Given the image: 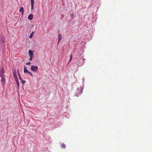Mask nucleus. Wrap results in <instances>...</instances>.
I'll list each match as a JSON object with an SVG mask.
<instances>
[{"label":"nucleus","instance_id":"f257e3e1","mask_svg":"<svg viewBox=\"0 0 152 152\" xmlns=\"http://www.w3.org/2000/svg\"><path fill=\"white\" fill-rule=\"evenodd\" d=\"M83 88L82 87H80L77 88V91L76 92L77 97L78 96L79 94H81L83 92Z\"/></svg>","mask_w":152,"mask_h":152},{"label":"nucleus","instance_id":"f03ea898","mask_svg":"<svg viewBox=\"0 0 152 152\" xmlns=\"http://www.w3.org/2000/svg\"><path fill=\"white\" fill-rule=\"evenodd\" d=\"M28 54L30 56L29 61H31L33 59L34 57V55L33 52L31 50H29L28 51Z\"/></svg>","mask_w":152,"mask_h":152},{"label":"nucleus","instance_id":"7ed1b4c3","mask_svg":"<svg viewBox=\"0 0 152 152\" xmlns=\"http://www.w3.org/2000/svg\"><path fill=\"white\" fill-rule=\"evenodd\" d=\"M31 69L32 71L35 72H37L38 69V67L37 66H34L31 65Z\"/></svg>","mask_w":152,"mask_h":152},{"label":"nucleus","instance_id":"20e7f679","mask_svg":"<svg viewBox=\"0 0 152 152\" xmlns=\"http://www.w3.org/2000/svg\"><path fill=\"white\" fill-rule=\"evenodd\" d=\"M5 72V71L4 70V68L3 67H2L1 68V69L0 70V76L2 77L4 76V73Z\"/></svg>","mask_w":152,"mask_h":152},{"label":"nucleus","instance_id":"39448f33","mask_svg":"<svg viewBox=\"0 0 152 152\" xmlns=\"http://www.w3.org/2000/svg\"><path fill=\"white\" fill-rule=\"evenodd\" d=\"M34 0H31V10H32L33 9L34 5Z\"/></svg>","mask_w":152,"mask_h":152},{"label":"nucleus","instance_id":"423d86ee","mask_svg":"<svg viewBox=\"0 0 152 152\" xmlns=\"http://www.w3.org/2000/svg\"><path fill=\"white\" fill-rule=\"evenodd\" d=\"M33 15L32 14H30L28 17V20H31L33 18Z\"/></svg>","mask_w":152,"mask_h":152},{"label":"nucleus","instance_id":"0eeeda50","mask_svg":"<svg viewBox=\"0 0 152 152\" xmlns=\"http://www.w3.org/2000/svg\"><path fill=\"white\" fill-rule=\"evenodd\" d=\"M19 12H22V15H23L24 13V9L23 7H20Z\"/></svg>","mask_w":152,"mask_h":152},{"label":"nucleus","instance_id":"6e6552de","mask_svg":"<svg viewBox=\"0 0 152 152\" xmlns=\"http://www.w3.org/2000/svg\"><path fill=\"white\" fill-rule=\"evenodd\" d=\"M13 72V77H14L16 79H18L17 76V74L16 73V72Z\"/></svg>","mask_w":152,"mask_h":152},{"label":"nucleus","instance_id":"1a4fd4ad","mask_svg":"<svg viewBox=\"0 0 152 152\" xmlns=\"http://www.w3.org/2000/svg\"><path fill=\"white\" fill-rule=\"evenodd\" d=\"M61 146L62 148H66V145L64 143H61Z\"/></svg>","mask_w":152,"mask_h":152},{"label":"nucleus","instance_id":"9d476101","mask_svg":"<svg viewBox=\"0 0 152 152\" xmlns=\"http://www.w3.org/2000/svg\"><path fill=\"white\" fill-rule=\"evenodd\" d=\"M62 39V36H61V34L58 35V43L59 41L61 40Z\"/></svg>","mask_w":152,"mask_h":152},{"label":"nucleus","instance_id":"9b49d317","mask_svg":"<svg viewBox=\"0 0 152 152\" xmlns=\"http://www.w3.org/2000/svg\"><path fill=\"white\" fill-rule=\"evenodd\" d=\"M24 73L28 72V71L26 69V66H24Z\"/></svg>","mask_w":152,"mask_h":152},{"label":"nucleus","instance_id":"f8f14e48","mask_svg":"<svg viewBox=\"0 0 152 152\" xmlns=\"http://www.w3.org/2000/svg\"><path fill=\"white\" fill-rule=\"evenodd\" d=\"M1 81L2 83H4L5 81V78L4 77V76L1 77Z\"/></svg>","mask_w":152,"mask_h":152},{"label":"nucleus","instance_id":"ddd939ff","mask_svg":"<svg viewBox=\"0 0 152 152\" xmlns=\"http://www.w3.org/2000/svg\"><path fill=\"white\" fill-rule=\"evenodd\" d=\"M15 81H16V83H17L18 87V88H19V83L18 79H16L15 80Z\"/></svg>","mask_w":152,"mask_h":152},{"label":"nucleus","instance_id":"4468645a","mask_svg":"<svg viewBox=\"0 0 152 152\" xmlns=\"http://www.w3.org/2000/svg\"><path fill=\"white\" fill-rule=\"evenodd\" d=\"M1 42H2L3 43H4L5 40L4 39V37H2L1 38Z\"/></svg>","mask_w":152,"mask_h":152},{"label":"nucleus","instance_id":"2eb2a0df","mask_svg":"<svg viewBox=\"0 0 152 152\" xmlns=\"http://www.w3.org/2000/svg\"><path fill=\"white\" fill-rule=\"evenodd\" d=\"M34 31H33L31 34L30 35L29 37L30 38H31L33 36V34L34 33Z\"/></svg>","mask_w":152,"mask_h":152},{"label":"nucleus","instance_id":"dca6fc26","mask_svg":"<svg viewBox=\"0 0 152 152\" xmlns=\"http://www.w3.org/2000/svg\"><path fill=\"white\" fill-rule=\"evenodd\" d=\"M18 75L19 77V79L21 80H22V79L20 75V74H18Z\"/></svg>","mask_w":152,"mask_h":152},{"label":"nucleus","instance_id":"f3484780","mask_svg":"<svg viewBox=\"0 0 152 152\" xmlns=\"http://www.w3.org/2000/svg\"><path fill=\"white\" fill-rule=\"evenodd\" d=\"M27 73L29 75H31L32 77H33L32 74L31 72H30L28 71Z\"/></svg>","mask_w":152,"mask_h":152},{"label":"nucleus","instance_id":"a211bd4d","mask_svg":"<svg viewBox=\"0 0 152 152\" xmlns=\"http://www.w3.org/2000/svg\"><path fill=\"white\" fill-rule=\"evenodd\" d=\"M72 54H71L70 56V59L68 61V63L71 61L72 59Z\"/></svg>","mask_w":152,"mask_h":152},{"label":"nucleus","instance_id":"6ab92c4d","mask_svg":"<svg viewBox=\"0 0 152 152\" xmlns=\"http://www.w3.org/2000/svg\"><path fill=\"white\" fill-rule=\"evenodd\" d=\"M21 82L23 84H24L25 83V81L24 80H21Z\"/></svg>","mask_w":152,"mask_h":152},{"label":"nucleus","instance_id":"aec40b11","mask_svg":"<svg viewBox=\"0 0 152 152\" xmlns=\"http://www.w3.org/2000/svg\"><path fill=\"white\" fill-rule=\"evenodd\" d=\"M26 65H30L31 64V63L30 62H28L26 63Z\"/></svg>","mask_w":152,"mask_h":152},{"label":"nucleus","instance_id":"412c9836","mask_svg":"<svg viewBox=\"0 0 152 152\" xmlns=\"http://www.w3.org/2000/svg\"><path fill=\"white\" fill-rule=\"evenodd\" d=\"M17 72H18V74H20L19 73V70H18V69L17 70Z\"/></svg>","mask_w":152,"mask_h":152},{"label":"nucleus","instance_id":"4be33fe9","mask_svg":"<svg viewBox=\"0 0 152 152\" xmlns=\"http://www.w3.org/2000/svg\"><path fill=\"white\" fill-rule=\"evenodd\" d=\"M71 16H72V17L73 16V14H72L71 15Z\"/></svg>","mask_w":152,"mask_h":152},{"label":"nucleus","instance_id":"5701e85b","mask_svg":"<svg viewBox=\"0 0 152 152\" xmlns=\"http://www.w3.org/2000/svg\"><path fill=\"white\" fill-rule=\"evenodd\" d=\"M13 72H16V71H13Z\"/></svg>","mask_w":152,"mask_h":152}]
</instances>
